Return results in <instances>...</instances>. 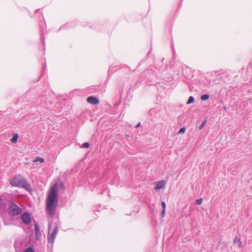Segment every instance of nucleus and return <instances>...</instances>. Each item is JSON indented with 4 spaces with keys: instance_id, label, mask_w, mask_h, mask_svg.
I'll return each mask as SVG.
<instances>
[{
    "instance_id": "3",
    "label": "nucleus",
    "mask_w": 252,
    "mask_h": 252,
    "mask_svg": "<svg viewBox=\"0 0 252 252\" xmlns=\"http://www.w3.org/2000/svg\"><path fill=\"white\" fill-rule=\"evenodd\" d=\"M10 183L13 187H20L27 190L30 189L31 187L26 179L20 175L13 178L11 180Z\"/></svg>"
},
{
    "instance_id": "15",
    "label": "nucleus",
    "mask_w": 252,
    "mask_h": 252,
    "mask_svg": "<svg viewBox=\"0 0 252 252\" xmlns=\"http://www.w3.org/2000/svg\"><path fill=\"white\" fill-rule=\"evenodd\" d=\"M37 161H39L40 162L42 163V162H44V159L43 158H37L36 159H34L33 160V162H36Z\"/></svg>"
},
{
    "instance_id": "11",
    "label": "nucleus",
    "mask_w": 252,
    "mask_h": 252,
    "mask_svg": "<svg viewBox=\"0 0 252 252\" xmlns=\"http://www.w3.org/2000/svg\"><path fill=\"white\" fill-rule=\"evenodd\" d=\"M209 98V95L207 94H203L201 96V100H206L208 99Z\"/></svg>"
},
{
    "instance_id": "5",
    "label": "nucleus",
    "mask_w": 252,
    "mask_h": 252,
    "mask_svg": "<svg viewBox=\"0 0 252 252\" xmlns=\"http://www.w3.org/2000/svg\"><path fill=\"white\" fill-rule=\"evenodd\" d=\"M21 219L25 224H29L31 221V216L28 213H24L21 216Z\"/></svg>"
},
{
    "instance_id": "20",
    "label": "nucleus",
    "mask_w": 252,
    "mask_h": 252,
    "mask_svg": "<svg viewBox=\"0 0 252 252\" xmlns=\"http://www.w3.org/2000/svg\"><path fill=\"white\" fill-rule=\"evenodd\" d=\"M165 210H162L161 213V216L162 218H163L165 216Z\"/></svg>"
},
{
    "instance_id": "4",
    "label": "nucleus",
    "mask_w": 252,
    "mask_h": 252,
    "mask_svg": "<svg viewBox=\"0 0 252 252\" xmlns=\"http://www.w3.org/2000/svg\"><path fill=\"white\" fill-rule=\"evenodd\" d=\"M10 213L14 216L18 215L21 213V209L17 205L11 204L10 207Z\"/></svg>"
},
{
    "instance_id": "2",
    "label": "nucleus",
    "mask_w": 252,
    "mask_h": 252,
    "mask_svg": "<svg viewBox=\"0 0 252 252\" xmlns=\"http://www.w3.org/2000/svg\"><path fill=\"white\" fill-rule=\"evenodd\" d=\"M58 232V228L56 224L50 223L48 226V233L47 234V248L52 250L54 240Z\"/></svg>"
},
{
    "instance_id": "21",
    "label": "nucleus",
    "mask_w": 252,
    "mask_h": 252,
    "mask_svg": "<svg viewBox=\"0 0 252 252\" xmlns=\"http://www.w3.org/2000/svg\"><path fill=\"white\" fill-rule=\"evenodd\" d=\"M140 123H138V124L136 126H135V127H137L139 126H140Z\"/></svg>"
},
{
    "instance_id": "10",
    "label": "nucleus",
    "mask_w": 252,
    "mask_h": 252,
    "mask_svg": "<svg viewBox=\"0 0 252 252\" xmlns=\"http://www.w3.org/2000/svg\"><path fill=\"white\" fill-rule=\"evenodd\" d=\"M18 138V135L17 133H14L13 135L12 138L11 139V141L13 143H15L17 141Z\"/></svg>"
},
{
    "instance_id": "16",
    "label": "nucleus",
    "mask_w": 252,
    "mask_h": 252,
    "mask_svg": "<svg viewBox=\"0 0 252 252\" xmlns=\"http://www.w3.org/2000/svg\"><path fill=\"white\" fill-rule=\"evenodd\" d=\"M89 146H90L89 143H87V142H86V143H84L82 145L81 147L83 148H89Z\"/></svg>"
},
{
    "instance_id": "12",
    "label": "nucleus",
    "mask_w": 252,
    "mask_h": 252,
    "mask_svg": "<svg viewBox=\"0 0 252 252\" xmlns=\"http://www.w3.org/2000/svg\"><path fill=\"white\" fill-rule=\"evenodd\" d=\"M194 99L193 97L192 96H190L189 98L188 101L187 102V104H189L192 103L194 102Z\"/></svg>"
},
{
    "instance_id": "18",
    "label": "nucleus",
    "mask_w": 252,
    "mask_h": 252,
    "mask_svg": "<svg viewBox=\"0 0 252 252\" xmlns=\"http://www.w3.org/2000/svg\"><path fill=\"white\" fill-rule=\"evenodd\" d=\"M185 131H186L185 127H182V128H180V129L178 133V134L182 133H185Z\"/></svg>"
},
{
    "instance_id": "13",
    "label": "nucleus",
    "mask_w": 252,
    "mask_h": 252,
    "mask_svg": "<svg viewBox=\"0 0 252 252\" xmlns=\"http://www.w3.org/2000/svg\"><path fill=\"white\" fill-rule=\"evenodd\" d=\"M207 121L205 120H204L202 123L199 126L198 128L199 129H202L203 127L206 125Z\"/></svg>"
},
{
    "instance_id": "9",
    "label": "nucleus",
    "mask_w": 252,
    "mask_h": 252,
    "mask_svg": "<svg viewBox=\"0 0 252 252\" xmlns=\"http://www.w3.org/2000/svg\"><path fill=\"white\" fill-rule=\"evenodd\" d=\"M34 228L35 231L36 239H39L41 235L38 224L37 223L34 224Z\"/></svg>"
},
{
    "instance_id": "19",
    "label": "nucleus",
    "mask_w": 252,
    "mask_h": 252,
    "mask_svg": "<svg viewBox=\"0 0 252 252\" xmlns=\"http://www.w3.org/2000/svg\"><path fill=\"white\" fill-rule=\"evenodd\" d=\"M161 206L162 207V210H165L166 209V203L165 202L162 201L161 202Z\"/></svg>"
},
{
    "instance_id": "7",
    "label": "nucleus",
    "mask_w": 252,
    "mask_h": 252,
    "mask_svg": "<svg viewBox=\"0 0 252 252\" xmlns=\"http://www.w3.org/2000/svg\"><path fill=\"white\" fill-rule=\"evenodd\" d=\"M87 101L89 103L93 105H96L99 103L98 99L93 96L88 97L87 99Z\"/></svg>"
},
{
    "instance_id": "17",
    "label": "nucleus",
    "mask_w": 252,
    "mask_h": 252,
    "mask_svg": "<svg viewBox=\"0 0 252 252\" xmlns=\"http://www.w3.org/2000/svg\"><path fill=\"white\" fill-rule=\"evenodd\" d=\"M202 202V199L199 198L196 200V204L197 205H200Z\"/></svg>"
},
{
    "instance_id": "14",
    "label": "nucleus",
    "mask_w": 252,
    "mask_h": 252,
    "mask_svg": "<svg viewBox=\"0 0 252 252\" xmlns=\"http://www.w3.org/2000/svg\"><path fill=\"white\" fill-rule=\"evenodd\" d=\"M23 252H34V250L31 248L29 247L26 250H25Z\"/></svg>"
},
{
    "instance_id": "8",
    "label": "nucleus",
    "mask_w": 252,
    "mask_h": 252,
    "mask_svg": "<svg viewBox=\"0 0 252 252\" xmlns=\"http://www.w3.org/2000/svg\"><path fill=\"white\" fill-rule=\"evenodd\" d=\"M233 243L237 245L239 248H243L242 241L241 239L238 236H235L233 239Z\"/></svg>"
},
{
    "instance_id": "6",
    "label": "nucleus",
    "mask_w": 252,
    "mask_h": 252,
    "mask_svg": "<svg viewBox=\"0 0 252 252\" xmlns=\"http://www.w3.org/2000/svg\"><path fill=\"white\" fill-rule=\"evenodd\" d=\"M166 182L165 180H161L158 182L154 189L156 190H158L160 189H164L166 187Z\"/></svg>"
},
{
    "instance_id": "1",
    "label": "nucleus",
    "mask_w": 252,
    "mask_h": 252,
    "mask_svg": "<svg viewBox=\"0 0 252 252\" xmlns=\"http://www.w3.org/2000/svg\"><path fill=\"white\" fill-rule=\"evenodd\" d=\"M58 201L57 186L56 184H54L50 189L47 197L46 211L49 216L53 217L54 215L57 206Z\"/></svg>"
}]
</instances>
